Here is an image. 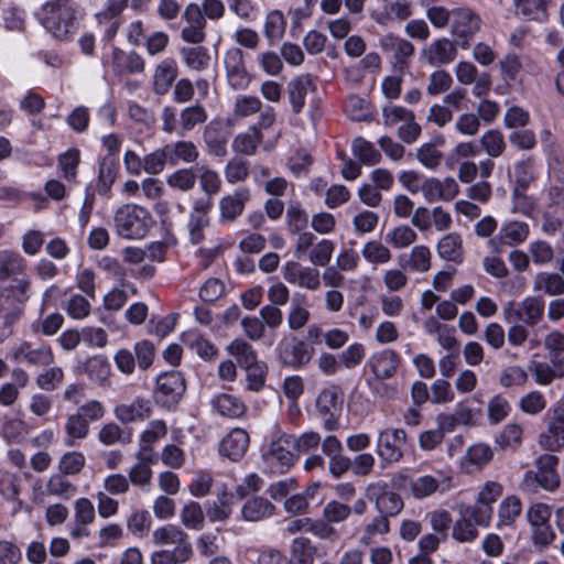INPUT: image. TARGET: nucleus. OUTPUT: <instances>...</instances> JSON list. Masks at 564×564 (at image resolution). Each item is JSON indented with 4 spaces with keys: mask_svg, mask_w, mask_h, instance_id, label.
Returning <instances> with one entry per match:
<instances>
[{
    "mask_svg": "<svg viewBox=\"0 0 564 564\" xmlns=\"http://www.w3.org/2000/svg\"><path fill=\"white\" fill-rule=\"evenodd\" d=\"M361 254L373 267L387 264L392 259L390 249L379 240H370L364 243Z\"/></svg>",
    "mask_w": 564,
    "mask_h": 564,
    "instance_id": "nucleus-42",
    "label": "nucleus"
},
{
    "mask_svg": "<svg viewBox=\"0 0 564 564\" xmlns=\"http://www.w3.org/2000/svg\"><path fill=\"white\" fill-rule=\"evenodd\" d=\"M412 15V7L409 0H390L384 3L382 10H372L370 18L380 25H388L394 20L404 21Z\"/></svg>",
    "mask_w": 564,
    "mask_h": 564,
    "instance_id": "nucleus-22",
    "label": "nucleus"
},
{
    "mask_svg": "<svg viewBox=\"0 0 564 564\" xmlns=\"http://www.w3.org/2000/svg\"><path fill=\"white\" fill-rule=\"evenodd\" d=\"M45 491L48 496L69 500L77 491V487L65 475L58 473L48 477Z\"/></svg>",
    "mask_w": 564,
    "mask_h": 564,
    "instance_id": "nucleus-40",
    "label": "nucleus"
},
{
    "mask_svg": "<svg viewBox=\"0 0 564 564\" xmlns=\"http://www.w3.org/2000/svg\"><path fill=\"white\" fill-rule=\"evenodd\" d=\"M381 50L393 57V68L397 72H404L409 58L414 54V46L405 39L387 34L380 37Z\"/></svg>",
    "mask_w": 564,
    "mask_h": 564,
    "instance_id": "nucleus-15",
    "label": "nucleus"
},
{
    "mask_svg": "<svg viewBox=\"0 0 564 564\" xmlns=\"http://www.w3.org/2000/svg\"><path fill=\"white\" fill-rule=\"evenodd\" d=\"M186 25L181 31V39L189 44H200L206 39V19L197 3H189L183 12Z\"/></svg>",
    "mask_w": 564,
    "mask_h": 564,
    "instance_id": "nucleus-13",
    "label": "nucleus"
},
{
    "mask_svg": "<svg viewBox=\"0 0 564 564\" xmlns=\"http://www.w3.org/2000/svg\"><path fill=\"white\" fill-rule=\"evenodd\" d=\"M113 221L117 234L127 239L145 237L153 223L151 214L144 207L134 204L118 208Z\"/></svg>",
    "mask_w": 564,
    "mask_h": 564,
    "instance_id": "nucleus-3",
    "label": "nucleus"
},
{
    "mask_svg": "<svg viewBox=\"0 0 564 564\" xmlns=\"http://www.w3.org/2000/svg\"><path fill=\"white\" fill-rule=\"evenodd\" d=\"M86 458L80 452L72 451L63 454L58 460V473L70 476L78 475L85 467Z\"/></svg>",
    "mask_w": 564,
    "mask_h": 564,
    "instance_id": "nucleus-58",
    "label": "nucleus"
},
{
    "mask_svg": "<svg viewBox=\"0 0 564 564\" xmlns=\"http://www.w3.org/2000/svg\"><path fill=\"white\" fill-rule=\"evenodd\" d=\"M64 429L66 433L64 445L68 447L76 446L90 432L89 422L77 412L67 416Z\"/></svg>",
    "mask_w": 564,
    "mask_h": 564,
    "instance_id": "nucleus-34",
    "label": "nucleus"
},
{
    "mask_svg": "<svg viewBox=\"0 0 564 564\" xmlns=\"http://www.w3.org/2000/svg\"><path fill=\"white\" fill-rule=\"evenodd\" d=\"M111 65L118 74L141 73L144 70V59L135 52L126 53L115 48L112 52Z\"/></svg>",
    "mask_w": 564,
    "mask_h": 564,
    "instance_id": "nucleus-31",
    "label": "nucleus"
},
{
    "mask_svg": "<svg viewBox=\"0 0 564 564\" xmlns=\"http://www.w3.org/2000/svg\"><path fill=\"white\" fill-rule=\"evenodd\" d=\"M262 102L256 96L239 95L234 102V117L236 119L247 118L261 111Z\"/></svg>",
    "mask_w": 564,
    "mask_h": 564,
    "instance_id": "nucleus-59",
    "label": "nucleus"
},
{
    "mask_svg": "<svg viewBox=\"0 0 564 564\" xmlns=\"http://www.w3.org/2000/svg\"><path fill=\"white\" fill-rule=\"evenodd\" d=\"M534 181V161L531 158L518 161L513 166L514 187L512 197L514 200L524 197V191Z\"/></svg>",
    "mask_w": 564,
    "mask_h": 564,
    "instance_id": "nucleus-30",
    "label": "nucleus"
},
{
    "mask_svg": "<svg viewBox=\"0 0 564 564\" xmlns=\"http://www.w3.org/2000/svg\"><path fill=\"white\" fill-rule=\"evenodd\" d=\"M198 181L202 191L205 193L204 197L212 198L221 191L223 182L219 174L209 167H202L198 175Z\"/></svg>",
    "mask_w": 564,
    "mask_h": 564,
    "instance_id": "nucleus-62",
    "label": "nucleus"
},
{
    "mask_svg": "<svg viewBox=\"0 0 564 564\" xmlns=\"http://www.w3.org/2000/svg\"><path fill=\"white\" fill-rule=\"evenodd\" d=\"M479 143L489 158H499L507 149L505 137L502 132L497 129H490L482 133Z\"/></svg>",
    "mask_w": 564,
    "mask_h": 564,
    "instance_id": "nucleus-49",
    "label": "nucleus"
},
{
    "mask_svg": "<svg viewBox=\"0 0 564 564\" xmlns=\"http://www.w3.org/2000/svg\"><path fill=\"white\" fill-rule=\"evenodd\" d=\"M400 364V356L392 349L375 352L368 361L372 373L380 380L392 378L397 373Z\"/></svg>",
    "mask_w": 564,
    "mask_h": 564,
    "instance_id": "nucleus-19",
    "label": "nucleus"
},
{
    "mask_svg": "<svg viewBox=\"0 0 564 564\" xmlns=\"http://www.w3.org/2000/svg\"><path fill=\"white\" fill-rule=\"evenodd\" d=\"M314 79L308 74L300 75L289 82L288 97L294 113H300L302 111L306 96L314 91Z\"/></svg>",
    "mask_w": 564,
    "mask_h": 564,
    "instance_id": "nucleus-25",
    "label": "nucleus"
},
{
    "mask_svg": "<svg viewBox=\"0 0 564 564\" xmlns=\"http://www.w3.org/2000/svg\"><path fill=\"white\" fill-rule=\"evenodd\" d=\"M170 154V163L175 164L177 161L185 163H194L199 155L197 147L192 141H177L166 145Z\"/></svg>",
    "mask_w": 564,
    "mask_h": 564,
    "instance_id": "nucleus-48",
    "label": "nucleus"
},
{
    "mask_svg": "<svg viewBox=\"0 0 564 564\" xmlns=\"http://www.w3.org/2000/svg\"><path fill=\"white\" fill-rule=\"evenodd\" d=\"M335 250V243L329 239H322L314 243L308 252V260L314 265L325 267L329 263Z\"/></svg>",
    "mask_w": 564,
    "mask_h": 564,
    "instance_id": "nucleus-63",
    "label": "nucleus"
},
{
    "mask_svg": "<svg viewBox=\"0 0 564 564\" xmlns=\"http://www.w3.org/2000/svg\"><path fill=\"white\" fill-rule=\"evenodd\" d=\"M24 268L25 261L19 253L9 250L0 251V280L21 274Z\"/></svg>",
    "mask_w": 564,
    "mask_h": 564,
    "instance_id": "nucleus-51",
    "label": "nucleus"
},
{
    "mask_svg": "<svg viewBox=\"0 0 564 564\" xmlns=\"http://www.w3.org/2000/svg\"><path fill=\"white\" fill-rule=\"evenodd\" d=\"M250 198L251 193L247 187H238L232 193L221 196L218 200L219 221L235 223L243 214Z\"/></svg>",
    "mask_w": 564,
    "mask_h": 564,
    "instance_id": "nucleus-11",
    "label": "nucleus"
},
{
    "mask_svg": "<svg viewBox=\"0 0 564 564\" xmlns=\"http://www.w3.org/2000/svg\"><path fill=\"white\" fill-rule=\"evenodd\" d=\"M113 414L123 424L144 421L151 415V403L147 399L137 398L131 403L118 404Z\"/></svg>",
    "mask_w": 564,
    "mask_h": 564,
    "instance_id": "nucleus-27",
    "label": "nucleus"
},
{
    "mask_svg": "<svg viewBox=\"0 0 564 564\" xmlns=\"http://www.w3.org/2000/svg\"><path fill=\"white\" fill-rule=\"evenodd\" d=\"M182 523L192 530H200L204 525V512L196 501H191L181 510Z\"/></svg>",
    "mask_w": 564,
    "mask_h": 564,
    "instance_id": "nucleus-64",
    "label": "nucleus"
},
{
    "mask_svg": "<svg viewBox=\"0 0 564 564\" xmlns=\"http://www.w3.org/2000/svg\"><path fill=\"white\" fill-rule=\"evenodd\" d=\"M275 507L267 498L253 497L248 499L241 508V516L246 521L258 522L270 518Z\"/></svg>",
    "mask_w": 564,
    "mask_h": 564,
    "instance_id": "nucleus-32",
    "label": "nucleus"
},
{
    "mask_svg": "<svg viewBox=\"0 0 564 564\" xmlns=\"http://www.w3.org/2000/svg\"><path fill=\"white\" fill-rule=\"evenodd\" d=\"M263 459L273 473L283 474L289 470L297 459L293 435L283 434L272 441L263 454Z\"/></svg>",
    "mask_w": 564,
    "mask_h": 564,
    "instance_id": "nucleus-6",
    "label": "nucleus"
},
{
    "mask_svg": "<svg viewBox=\"0 0 564 564\" xmlns=\"http://www.w3.org/2000/svg\"><path fill=\"white\" fill-rule=\"evenodd\" d=\"M313 356V348L296 338L283 340L279 346V359L288 367L300 368L307 364Z\"/></svg>",
    "mask_w": 564,
    "mask_h": 564,
    "instance_id": "nucleus-16",
    "label": "nucleus"
},
{
    "mask_svg": "<svg viewBox=\"0 0 564 564\" xmlns=\"http://www.w3.org/2000/svg\"><path fill=\"white\" fill-rule=\"evenodd\" d=\"M367 494L371 500H375L378 512L387 518L397 516L403 509L402 498L388 490L386 482L370 484Z\"/></svg>",
    "mask_w": 564,
    "mask_h": 564,
    "instance_id": "nucleus-14",
    "label": "nucleus"
},
{
    "mask_svg": "<svg viewBox=\"0 0 564 564\" xmlns=\"http://www.w3.org/2000/svg\"><path fill=\"white\" fill-rule=\"evenodd\" d=\"M547 401L544 394L538 390L524 393L518 402L519 409L529 415H538L546 408Z\"/></svg>",
    "mask_w": 564,
    "mask_h": 564,
    "instance_id": "nucleus-56",
    "label": "nucleus"
},
{
    "mask_svg": "<svg viewBox=\"0 0 564 564\" xmlns=\"http://www.w3.org/2000/svg\"><path fill=\"white\" fill-rule=\"evenodd\" d=\"M316 547L303 536L295 538L291 544L290 564H313Z\"/></svg>",
    "mask_w": 564,
    "mask_h": 564,
    "instance_id": "nucleus-46",
    "label": "nucleus"
},
{
    "mask_svg": "<svg viewBox=\"0 0 564 564\" xmlns=\"http://www.w3.org/2000/svg\"><path fill=\"white\" fill-rule=\"evenodd\" d=\"M229 355L237 359L238 365L250 370L257 365V354L252 346L242 339H235L227 348Z\"/></svg>",
    "mask_w": 564,
    "mask_h": 564,
    "instance_id": "nucleus-44",
    "label": "nucleus"
},
{
    "mask_svg": "<svg viewBox=\"0 0 564 564\" xmlns=\"http://www.w3.org/2000/svg\"><path fill=\"white\" fill-rule=\"evenodd\" d=\"M283 279L290 284L316 291L321 286V276L317 269L304 267L297 261H288L281 269Z\"/></svg>",
    "mask_w": 564,
    "mask_h": 564,
    "instance_id": "nucleus-12",
    "label": "nucleus"
},
{
    "mask_svg": "<svg viewBox=\"0 0 564 564\" xmlns=\"http://www.w3.org/2000/svg\"><path fill=\"white\" fill-rule=\"evenodd\" d=\"M185 66L195 72H203L209 66L210 55L206 47L199 46H184L180 50Z\"/></svg>",
    "mask_w": 564,
    "mask_h": 564,
    "instance_id": "nucleus-37",
    "label": "nucleus"
},
{
    "mask_svg": "<svg viewBox=\"0 0 564 564\" xmlns=\"http://www.w3.org/2000/svg\"><path fill=\"white\" fill-rule=\"evenodd\" d=\"M398 259L403 270L419 273L427 272L432 264L431 250L423 245L413 247L409 254H401Z\"/></svg>",
    "mask_w": 564,
    "mask_h": 564,
    "instance_id": "nucleus-29",
    "label": "nucleus"
},
{
    "mask_svg": "<svg viewBox=\"0 0 564 564\" xmlns=\"http://www.w3.org/2000/svg\"><path fill=\"white\" fill-rule=\"evenodd\" d=\"M341 408V391L336 386L325 388L316 399V409L322 416L336 414Z\"/></svg>",
    "mask_w": 564,
    "mask_h": 564,
    "instance_id": "nucleus-39",
    "label": "nucleus"
},
{
    "mask_svg": "<svg viewBox=\"0 0 564 564\" xmlns=\"http://www.w3.org/2000/svg\"><path fill=\"white\" fill-rule=\"evenodd\" d=\"M224 175L231 185L245 182L249 176L248 162L240 158L230 159L225 165Z\"/></svg>",
    "mask_w": 564,
    "mask_h": 564,
    "instance_id": "nucleus-61",
    "label": "nucleus"
},
{
    "mask_svg": "<svg viewBox=\"0 0 564 564\" xmlns=\"http://www.w3.org/2000/svg\"><path fill=\"white\" fill-rule=\"evenodd\" d=\"M178 74L177 64L173 58L161 61L154 68L152 90L158 96L166 95Z\"/></svg>",
    "mask_w": 564,
    "mask_h": 564,
    "instance_id": "nucleus-23",
    "label": "nucleus"
},
{
    "mask_svg": "<svg viewBox=\"0 0 564 564\" xmlns=\"http://www.w3.org/2000/svg\"><path fill=\"white\" fill-rule=\"evenodd\" d=\"M383 124L398 127L397 134L405 143H414L421 135V126L415 121L412 110L401 106L390 105L382 109Z\"/></svg>",
    "mask_w": 564,
    "mask_h": 564,
    "instance_id": "nucleus-4",
    "label": "nucleus"
},
{
    "mask_svg": "<svg viewBox=\"0 0 564 564\" xmlns=\"http://www.w3.org/2000/svg\"><path fill=\"white\" fill-rule=\"evenodd\" d=\"M249 443V434L245 430L236 427L220 442L219 453L230 460L237 462L246 454Z\"/></svg>",
    "mask_w": 564,
    "mask_h": 564,
    "instance_id": "nucleus-20",
    "label": "nucleus"
},
{
    "mask_svg": "<svg viewBox=\"0 0 564 564\" xmlns=\"http://www.w3.org/2000/svg\"><path fill=\"white\" fill-rule=\"evenodd\" d=\"M43 26L56 39H70L77 30L72 0H52L43 6Z\"/></svg>",
    "mask_w": 564,
    "mask_h": 564,
    "instance_id": "nucleus-1",
    "label": "nucleus"
},
{
    "mask_svg": "<svg viewBox=\"0 0 564 564\" xmlns=\"http://www.w3.org/2000/svg\"><path fill=\"white\" fill-rule=\"evenodd\" d=\"M0 312L4 313L6 323L12 324L22 313L21 304L18 303L13 291L0 286Z\"/></svg>",
    "mask_w": 564,
    "mask_h": 564,
    "instance_id": "nucleus-57",
    "label": "nucleus"
},
{
    "mask_svg": "<svg viewBox=\"0 0 564 564\" xmlns=\"http://www.w3.org/2000/svg\"><path fill=\"white\" fill-rule=\"evenodd\" d=\"M539 445L547 452L564 449V415L555 413L549 421L547 429L539 435Z\"/></svg>",
    "mask_w": 564,
    "mask_h": 564,
    "instance_id": "nucleus-21",
    "label": "nucleus"
},
{
    "mask_svg": "<svg viewBox=\"0 0 564 564\" xmlns=\"http://www.w3.org/2000/svg\"><path fill=\"white\" fill-rule=\"evenodd\" d=\"M261 142V131H259L257 127H251L248 131L235 137L232 141V149L237 153L252 155L256 153V150Z\"/></svg>",
    "mask_w": 564,
    "mask_h": 564,
    "instance_id": "nucleus-43",
    "label": "nucleus"
},
{
    "mask_svg": "<svg viewBox=\"0 0 564 564\" xmlns=\"http://www.w3.org/2000/svg\"><path fill=\"white\" fill-rule=\"evenodd\" d=\"M98 440L104 445H112L116 443H130L131 434L124 432L117 423L109 422L101 426L98 433Z\"/></svg>",
    "mask_w": 564,
    "mask_h": 564,
    "instance_id": "nucleus-60",
    "label": "nucleus"
},
{
    "mask_svg": "<svg viewBox=\"0 0 564 564\" xmlns=\"http://www.w3.org/2000/svg\"><path fill=\"white\" fill-rule=\"evenodd\" d=\"M15 358L24 360L31 365L47 366L53 362L54 356L48 347L31 349L30 345L24 343L15 351Z\"/></svg>",
    "mask_w": 564,
    "mask_h": 564,
    "instance_id": "nucleus-45",
    "label": "nucleus"
},
{
    "mask_svg": "<svg viewBox=\"0 0 564 564\" xmlns=\"http://www.w3.org/2000/svg\"><path fill=\"white\" fill-rule=\"evenodd\" d=\"M187 534L175 524H165L152 532V541L154 544L174 545V547H184L187 550V554L192 555V544L187 541Z\"/></svg>",
    "mask_w": 564,
    "mask_h": 564,
    "instance_id": "nucleus-24",
    "label": "nucleus"
},
{
    "mask_svg": "<svg viewBox=\"0 0 564 564\" xmlns=\"http://www.w3.org/2000/svg\"><path fill=\"white\" fill-rule=\"evenodd\" d=\"M558 458L554 455L545 454L536 460L535 479L546 490H554L560 485V477L556 473Z\"/></svg>",
    "mask_w": 564,
    "mask_h": 564,
    "instance_id": "nucleus-28",
    "label": "nucleus"
},
{
    "mask_svg": "<svg viewBox=\"0 0 564 564\" xmlns=\"http://www.w3.org/2000/svg\"><path fill=\"white\" fill-rule=\"evenodd\" d=\"M352 154L365 165L378 164L381 160L380 152L366 139L358 137L351 144Z\"/></svg>",
    "mask_w": 564,
    "mask_h": 564,
    "instance_id": "nucleus-53",
    "label": "nucleus"
},
{
    "mask_svg": "<svg viewBox=\"0 0 564 564\" xmlns=\"http://www.w3.org/2000/svg\"><path fill=\"white\" fill-rule=\"evenodd\" d=\"M529 237V226L522 221H509L503 224L499 234L489 241L494 251L500 252L505 246L523 243Z\"/></svg>",
    "mask_w": 564,
    "mask_h": 564,
    "instance_id": "nucleus-17",
    "label": "nucleus"
},
{
    "mask_svg": "<svg viewBox=\"0 0 564 564\" xmlns=\"http://www.w3.org/2000/svg\"><path fill=\"white\" fill-rule=\"evenodd\" d=\"M533 291L560 296L564 294V279L556 272H539L533 279Z\"/></svg>",
    "mask_w": 564,
    "mask_h": 564,
    "instance_id": "nucleus-35",
    "label": "nucleus"
},
{
    "mask_svg": "<svg viewBox=\"0 0 564 564\" xmlns=\"http://www.w3.org/2000/svg\"><path fill=\"white\" fill-rule=\"evenodd\" d=\"M456 55L455 43L445 37L432 42L423 51L424 58L432 66L449 64L456 58Z\"/></svg>",
    "mask_w": 564,
    "mask_h": 564,
    "instance_id": "nucleus-26",
    "label": "nucleus"
},
{
    "mask_svg": "<svg viewBox=\"0 0 564 564\" xmlns=\"http://www.w3.org/2000/svg\"><path fill=\"white\" fill-rule=\"evenodd\" d=\"M529 376L527 370L518 365H509L500 370L498 382L502 388L523 387Z\"/></svg>",
    "mask_w": 564,
    "mask_h": 564,
    "instance_id": "nucleus-54",
    "label": "nucleus"
},
{
    "mask_svg": "<svg viewBox=\"0 0 564 564\" xmlns=\"http://www.w3.org/2000/svg\"><path fill=\"white\" fill-rule=\"evenodd\" d=\"M212 406L220 415L231 419L240 417L246 412L245 403L240 399L227 393L216 395L212 400Z\"/></svg>",
    "mask_w": 564,
    "mask_h": 564,
    "instance_id": "nucleus-36",
    "label": "nucleus"
},
{
    "mask_svg": "<svg viewBox=\"0 0 564 564\" xmlns=\"http://www.w3.org/2000/svg\"><path fill=\"white\" fill-rule=\"evenodd\" d=\"M480 26L481 20L471 9L464 7L452 10V33L463 48L469 46V40L480 30Z\"/></svg>",
    "mask_w": 564,
    "mask_h": 564,
    "instance_id": "nucleus-10",
    "label": "nucleus"
},
{
    "mask_svg": "<svg viewBox=\"0 0 564 564\" xmlns=\"http://www.w3.org/2000/svg\"><path fill=\"white\" fill-rule=\"evenodd\" d=\"M162 131L184 135L208 119L206 108L202 104H192L180 111L174 106H165L161 111Z\"/></svg>",
    "mask_w": 564,
    "mask_h": 564,
    "instance_id": "nucleus-2",
    "label": "nucleus"
},
{
    "mask_svg": "<svg viewBox=\"0 0 564 564\" xmlns=\"http://www.w3.org/2000/svg\"><path fill=\"white\" fill-rule=\"evenodd\" d=\"M406 437V432L400 427H387L378 433L376 452L383 466L402 460Z\"/></svg>",
    "mask_w": 564,
    "mask_h": 564,
    "instance_id": "nucleus-5",
    "label": "nucleus"
},
{
    "mask_svg": "<svg viewBox=\"0 0 564 564\" xmlns=\"http://www.w3.org/2000/svg\"><path fill=\"white\" fill-rule=\"evenodd\" d=\"M185 390L186 383L181 372H163L156 379L154 400L159 405L172 409L180 402Z\"/></svg>",
    "mask_w": 564,
    "mask_h": 564,
    "instance_id": "nucleus-7",
    "label": "nucleus"
},
{
    "mask_svg": "<svg viewBox=\"0 0 564 564\" xmlns=\"http://www.w3.org/2000/svg\"><path fill=\"white\" fill-rule=\"evenodd\" d=\"M203 139L208 150L218 158H223L227 153V139L221 133L220 124L216 122L208 123L203 131Z\"/></svg>",
    "mask_w": 564,
    "mask_h": 564,
    "instance_id": "nucleus-41",
    "label": "nucleus"
},
{
    "mask_svg": "<svg viewBox=\"0 0 564 564\" xmlns=\"http://www.w3.org/2000/svg\"><path fill=\"white\" fill-rule=\"evenodd\" d=\"M286 21L279 10L268 13L264 22V35L270 44L278 43L284 35Z\"/></svg>",
    "mask_w": 564,
    "mask_h": 564,
    "instance_id": "nucleus-52",
    "label": "nucleus"
},
{
    "mask_svg": "<svg viewBox=\"0 0 564 564\" xmlns=\"http://www.w3.org/2000/svg\"><path fill=\"white\" fill-rule=\"evenodd\" d=\"M522 502L514 495L507 496L498 507V528L512 527L521 516Z\"/></svg>",
    "mask_w": 564,
    "mask_h": 564,
    "instance_id": "nucleus-38",
    "label": "nucleus"
},
{
    "mask_svg": "<svg viewBox=\"0 0 564 564\" xmlns=\"http://www.w3.org/2000/svg\"><path fill=\"white\" fill-rule=\"evenodd\" d=\"M545 302L541 296H527L522 300L523 324L536 326L544 316Z\"/></svg>",
    "mask_w": 564,
    "mask_h": 564,
    "instance_id": "nucleus-47",
    "label": "nucleus"
},
{
    "mask_svg": "<svg viewBox=\"0 0 564 564\" xmlns=\"http://www.w3.org/2000/svg\"><path fill=\"white\" fill-rule=\"evenodd\" d=\"M305 296H295L292 300L290 311L286 316V323L291 330H300L308 323L311 313L304 305Z\"/></svg>",
    "mask_w": 564,
    "mask_h": 564,
    "instance_id": "nucleus-50",
    "label": "nucleus"
},
{
    "mask_svg": "<svg viewBox=\"0 0 564 564\" xmlns=\"http://www.w3.org/2000/svg\"><path fill=\"white\" fill-rule=\"evenodd\" d=\"M213 198L197 197L193 200L187 219L188 239L193 245H199L205 239V231L210 226Z\"/></svg>",
    "mask_w": 564,
    "mask_h": 564,
    "instance_id": "nucleus-8",
    "label": "nucleus"
},
{
    "mask_svg": "<svg viewBox=\"0 0 564 564\" xmlns=\"http://www.w3.org/2000/svg\"><path fill=\"white\" fill-rule=\"evenodd\" d=\"M451 478L445 477L442 473L436 475H422L410 480V494L415 499H424L431 497L435 492H443L449 488Z\"/></svg>",
    "mask_w": 564,
    "mask_h": 564,
    "instance_id": "nucleus-18",
    "label": "nucleus"
},
{
    "mask_svg": "<svg viewBox=\"0 0 564 564\" xmlns=\"http://www.w3.org/2000/svg\"><path fill=\"white\" fill-rule=\"evenodd\" d=\"M438 256L446 260L455 263L463 262V239L457 232H449L445 235L436 246Z\"/></svg>",
    "mask_w": 564,
    "mask_h": 564,
    "instance_id": "nucleus-33",
    "label": "nucleus"
},
{
    "mask_svg": "<svg viewBox=\"0 0 564 564\" xmlns=\"http://www.w3.org/2000/svg\"><path fill=\"white\" fill-rule=\"evenodd\" d=\"M223 64L227 84L234 90H245L249 87L252 76L247 70L243 52L238 47H231L226 51Z\"/></svg>",
    "mask_w": 564,
    "mask_h": 564,
    "instance_id": "nucleus-9",
    "label": "nucleus"
},
{
    "mask_svg": "<svg viewBox=\"0 0 564 564\" xmlns=\"http://www.w3.org/2000/svg\"><path fill=\"white\" fill-rule=\"evenodd\" d=\"M416 238V232L411 227L402 225L387 232L384 240L395 249H404L411 246Z\"/></svg>",
    "mask_w": 564,
    "mask_h": 564,
    "instance_id": "nucleus-55",
    "label": "nucleus"
}]
</instances>
